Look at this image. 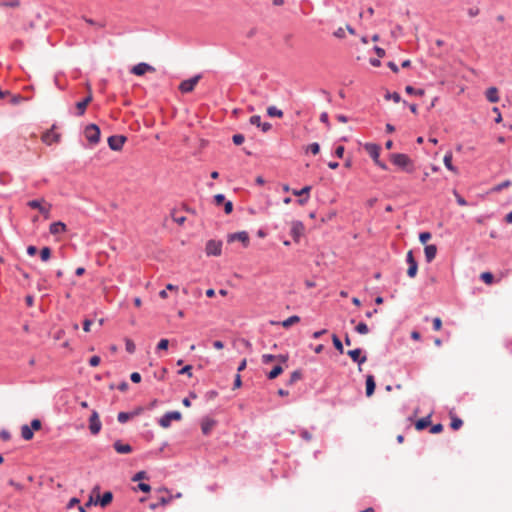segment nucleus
Listing matches in <instances>:
<instances>
[{
  "label": "nucleus",
  "instance_id": "1",
  "mask_svg": "<svg viewBox=\"0 0 512 512\" xmlns=\"http://www.w3.org/2000/svg\"><path fill=\"white\" fill-rule=\"evenodd\" d=\"M391 162L401 168L402 170L412 173L415 170L413 161L411 158L403 153H394L390 156Z\"/></svg>",
  "mask_w": 512,
  "mask_h": 512
},
{
  "label": "nucleus",
  "instance_id": "2",
  "mask_svg": "<svg viewBox=\"0 0 512 512\" xmlns=\"http://www.w3.org/2000/svg\"><path fill=\"white\" fill-rule=\"evenodd\" d=\"M27 206L32 209H37L45 219L50 218L52 205L47 203L44 198L30 200L27 202Z\"/></svg>",
  "mask_w": 512,
  "mask_h": 512
},
{
  "label": "nucleus",
  "instance_id": "3",
  "mask_svg": "<svg viewBox=\"0 0 512 512\" xmlns=\"http://www.w3.org/2000/svg\"><path fill=\"white\" fill-rule=\"evenodd\" d=\"M84 135L90 144L96 145L100 140V129L97 125L90 124L86 126Z\"/></svg>",
  "mask_w": 512,
  "mask_h": 512
},
{
  "label": "nucleus",
  "instance_id": "4",
  "mask_svg": "<svg viewBox=\"0 0 512 512\" xmlns=\"http://www.w3.org/2000/svg\"><path fill=\"white\" fill-rule=\"evenodd\" d=\"M181 418L182 415L178 411L168 412L159 419V425L162 428H168L171 425V421H179Z\"/></svg>",
  "mask_w": 512,
  "mask_h": 512
},
{
  "label": "nucleus",
  "instance_id": "5",
  "mask_svg": "<svg viewBox=\"0 0 512 512\" xmlns=\"http://www.w3.org/2000/svg\"><path fill=\"white\" fill-rule=\"evenodd\" d=\"M102 428L99 414L96 410H93L89 418V430L91 434L97 435Z\"/></svg>",
  "mask_w": 512,
  "mask_h": 512
},
{
  "label": "nucleus",
  "instance_id": "6",
  "mask_svg": "<svg viewBox=\"0 0 512 512\" xmlns=\"http://www.w3.org/2000/svg\"><path fill=\"white\" fill-rule=\"evenodd\" d=\"M200 78H201V76L197 75V76H194V77H192L190 79L182 81L180 83V85H179V90L182 93H189V92L193 91L195 86L199 82Z\"/></svg>",
  "mask_w": 512,
  "mask_h": 512
},
{
  "label": "nucleus",
  "instance_id": "7",
  "mask_svg": "<svg viewBox=\"0 0 512 512\" xmlns=\"http://www.w3.org/2000/svg\"><path fill=\"white\" fill-rule=\"evenodd\" d=\"M127 138L123 135H113L108 138V145L111 150L120 151Z\"/></svg>",
  "mask_w": 512,
  "mask_h": 512
},
{
  "label": "nucleus",
  "instance_id": "8",
  "mask_svg": "<svg viewBox=\"0 0 512 512\" xmlns=\"http://www.w3.org/2000/svg\"><path fill=\"white\" fill-rule=\"evenodd\" d=\"M222 250V243L216 240H209L205 247L208 256H219Z\"/></svg>",
  "mask_w": 512,
  "mask_h": 512
},
{
  "label": "nucleus",
  "instance_id": "9",
  "mask_svg": "<svg viewBox=\"0 0 512 512\" xmlns=\"http://www.w3.org/2000/svg\"><path fill=\"white\" fill-rule=\"evenodd\" d=\"M54 127L55 126H53L52 129L46 131L41 137V140L46 145H52L53 143H57L60 141L61 135L54 131Z\"/></svg>",
  "mask_w": 512,
  "mask_h": 512
},
{
  "label": "nucleus",
  "instance_id": "10",
  "mask_svg": "<svg viewBox=\"0 0 512 512\" xmlns=\"http://www.w3.org/2000/svg\"><path fill=\"white\" fill-rule=\"evenodd\" d=\"M407 263L409 265L408 270H407V275L410 278H414L418 271V265H417L416 260L414 259L413 252L411 250L408 251V253H407Z\"/></svg>",
  "mask_w": 512,
  "mask_h": 512
},
{
  "label": "nucleus",
  "instance_id": "11",
  "mask_svg": "<svg viewBox=\"0 0 512 512\" xmlns=\"http://www.w3.org/2000/svg\"><path fill=\"white\" fill-rule=\"evenodd\" d=\"M304 225L300 221H293L291 224V235L294 241L298 242L300 237L304 234Z\"/></svg>",
  "mask_w": 512,
  "mask_h": 512
},
{
  "label": "nucleus",
  "instance_id": "12",
  "mask_svg": "<svg viewBox=\"0 0 512 512\" xmlns=\"http://www.w3.org/2000/svg\"><path fill=\"white\" fill-rule=\"evenodd\" d=\"M131 72L137 76H142L147 72H155V68L147 63H139L132 67Z\"/></svg>",
  "mask_w": 512,
  "mask_h": 512
},
{
  "label": "nucleus",
  "instance_id": "13",
  "mask_svg": "<svg viewBox=\"0 0 512 512\" xmlns=\"http://www.w3.org/2000/svg\"><path fill=\"white\" fill-rule=\"evenodd\" d=\"M347 354L351 357V359L354 362H357L359 364V371H361L362 370L361 364H363L367 360L366 356H361L362 350L360 348H356V349L347 351Z\"/></svg>",
  "mask_w": 512,
  "mask_h": 512
},
{
  "label": "nucleus",
  "instance_id": "14",
  "mask_svg": "<svg viewBox=\"0 0 512 512\" xmlns=\"http://www.w3.org/2000/svg\"><path fill=\"white\" fill-rule=\"evenodd\" d=\"M228 241L229 242H233V241H240L243 243V245L245 247L248 246L249 244V235L247 232L245 231H241V232H237V233H233L231 235L228 236Z\"/></svg>",
  "mask_w": 512,
  "mask_h": 512
},
{
  "label": "nucleus",
  "instance_id": "15",
  "mask_svg": "<svg viewBox=\"0 0 512 512\" xmlns=\"http://www.w3.org/2000/svg\"><path fill=\"white\" fill-rule=\"evenodd\" d=\"M92 99H93L92 92L89 91L88 95L82 101H79L76 104V108H77L79 116H82L85 113V110H86L87 106L90 104V102L92 101Z\"/></svg>",
  "mask_w": 512,
  "mask_h": 512
},
{
  "label": "nucleus",
  "instance_id": "16",
  "mask_svg": "<svg viewBox=\"0 0 512 512\" xmlns=\"http://www.w3.org/2000/svg\"><path fill=\"white\" fill-rule=\"evenodd\" d=\"M67 231V226L65 223L61 221L53 222L49 227V232L52 235H58L65 233Z\"/></svg>",
  "mask_w": 512,
  "mask_h": 512
},
{
  "label": "nucleus",
  "instance_id": "17",
  "mask_svg": "<svg viewBox=\"0 0 512 512\" xmlns=\"http://www.w3.org/2000/svg\"><path fill=\"white\" fill-rule=\"evenodd\" d=\"M364 149L374 161H377L379 159L380 147L378 145L373 143H367L365 144Z\"/></svg>",
  "mask_w": 512,
  "mask_h": 512
},
{
  "label": "nucleus",
  "instance_id": "18",
  "mask_svg": "<svg viewBox=\"0 0 512 512\" xmlns=\"http://www.w3.org/2000/svg\"><path fill=\"white\" fill-rule=\"evenodd\" d=\"M424 254H425L426 261L428 263L432 262L435 259L436 254H437L436 245H433V244L426 245L424 248Z\"/></svg>",
  "mask_w": 512,
  "mask_h": 512
},
{
  "label": "nucleus",
  "instance_id": "19",
  "mask_svg": "<svg viewBox=\"0 0 512 512\" xmlns=\"http://www.w3.org/2000/svg\"><path fill=\"white\" fill-rule=\"evenodd\" d=\"M113 446L119 454H129L132 452V447L129 444L122 443L121 441L114 442Z\"/></svg>",
  "mask_w": 512,
  "mask_h": 512
},
{
  "label": "nucleus",
  "instance_id": "20",
  "mask_svg": "<svg viewBox=\"0 0 512 512\" xmlns=\"http://www.w3.org/2000/svg\"><path fill=\"white\" fill-rule=\"evenodd\" d=\"M375 380L373 375H367L366 377V396L371 397L375 391Z\"/></svg>",
  "mask_w": 512,
  "mask_h": 512
},
{
  "label": "nucleus",
  "instance_id": "21",
  "mask_svg": "<svg viewBox=\"0 0 512 512\" xmlns=\"http://www.w3.org/2000/svg\"><path fill=\"white\" fill-rule=\"evenodd\" d=\"M445 167L451 172L458 174V169L452 164V153L447 152L443 158Z\"/></svg>",
  "mask_w": 512,
  "mask_h": 512
},
{
  "label": "nucleus",
  "instance_id": "22",
  "mask_svg": "<svg viewBox=\"0 0 512 512\" xmlns=\"http://www.w3.org/2000/svg\"><path fill=\"white\" fill-rule=\"evenodd\" d=\"M486 98L491 103L499 101L498 90L496 87H490L486 90Z\"/></svg>",
  "mask_w": 512,
  "mask_h": 512
},
{
  "label": "nucleus",
  "instance_id": "23",
  "mask_svg": "<svg viewBox=\"0 0 512 512\" xmlns=\"http://www.w3.org/2000/svg\"><path fill=\"white\" fill-rule=\"evenodd\" d=\"M215 425V421L210 419V418H206L202 421L201 423V430L203 432V434L207 435L210 433V431L212 430V428L214 427Z\"/></svg>",
  "mask_w": 512,
  "mask_h": 512
},
{
  "label": "nucleus",
  "instance_id": "24",
  "mask_svg": "<svg viewBox=\"0 0 512 512\" xmlns=\"http://www.w3.org/2000/svg\"><path fill=\"white\" fill-rule=\"evenodd\" d=\"M33 430L28 425L21 427V436L24 440L29 441L33 438Z\"/></svg>",
  "mask_w": 512,
  "mask_h": 512
},
{
  "label": "nucleus",
  "instance_id": "25",
  "mask_svg": "<svg viewBox=\"0 0 512 512\" xmlns=\"http://www.w3.org/2000/svg\"><path fill=\"white\" fill-rule=\"evenodd\" d=\"M431 421H430V416H427V417H423L421 419H419L416 423H415V428L417 430H423L425 429L426 427H428L430 425Z\"/></svg>",
  "mask_w": 512,
  "mask_h": 512
},
{
  "label": "nucleus",
  "instance_id": "26",
  "mask_svg": "<svg viewBox=\"0 0 512 512\" xmlns=\"http://www.w3.org/2000/svg\"><path fill=\"white\" fill-rule=\"evenodd\" d=\"M300 321V317L297 315L290 316L281 322L283 328H289L290 326L298 323Z\"/></svg>",
  "mask_w": 512,
  "mask_h": 512
},
{
  "label": "nucleus",
  "instance_id": "27",
  "mask_svg": "<svg viewBox=\"0 0 512 512\" xmlns=\"http://www.w3.org/2000/svg\"><path fill=\"white\" fill-rule=\"evenodd\" d=\"M112 499H113V495H112L111 492L108 491V492H105L103 494V496L101 497L99 503H100V505L102 507H105V506H107L108 504L111 503Z\"/></svg>",
  "mask_w": 512,
  "mask_h": 512
},
{
  "label": "nucleus",
  "instance_id": "28",
  "mask_svg": "<svg viewBox=\"0 0 512 512\" xmlns=\"http://www.w3.org/2000/svg\"><path fill=\"white\" fill-rule=\"evenodd\" d=\"M267 114L270 117H278V118L283 117V112L280 109H278L277 107H275V106L268 107L267 108Z\"/></svg>",
  "mask_w": 512,
  "mask_h": 512
},
{
  "label": "nucleus",
  "instance_id": "29",
  "mask_svg": "<svg viewBox=\"0 0 512 512\" xmlns=\"http://www.w3.org/2000/svg\"><path fill=\"white\" fill-rule=\"evenodd\" d=\"M463 425V421L455 415L451 414L450 426L453 430H458Z\"/></svg>",
  "mask_w": 512,
  "mask_h": 512
},
{
  "label": "nucleus",
  "instance_id": "30",
  "mask_svg": "<svg viewBox=\"0 0 512 512\" xmlns=\"http://www.w3.org/2000/svg\"><path fill=\"white\" fill-rule=\"evenodd\" d=\"M332 342H333V345L336 348V350L339 351V353L343 354L344 353L343 344L337 335H335V334L332 335Z\"/></svg>",
  "mask_w": 512,
  "mask_h": 512
},
{
  "label": "nucleus",
  "instance_id": "31",
  "mask_svg": "<svg viewBox=\"0 0 512 512\" xmlns=\"http://www.w3.org/2000/svg\"><path fill=\"white\" fill-rule=\"evenodd\" d=\"M20 6V0H5L0 2V7L16 8Z\"/></svg>",
  "mask_w": 512,
  "mask_h": 512
},
{
  "label": "nucleus",
  "instance_id": "32",
  "mask_svg": "<svg viewBox=\"0 0 512 512\" xmlns=\"http://www.w3.org/2000/svg\"><path fill=\"white\" fill-rule=\"evenodd\" d=\"M170 501H171V497H168V498L161 497L158 503H151L149 505V507L151 510H155L159 505L165 506L168 503H170Z\"/></svg>",
  "mask_w": 512,
  "mask_h": 512
},
{
  "label": "nucleus",
  "instance_id": "33",
  "mask_svg": "<svg viewBox=\"0 0 512 512\" xmlns=\"http://www.w3.org/2000/svg\"><path fill=\"white\" fill-rule=\"evenodd\" d=\"M283 372V368L279 365L275 366L268 374L269 379L277 378Z\"/></svg>",
  "mask_w": 512,
  "mask_h": 512
},
{
  "label": "nucleus",
  "instance_id": "34",
  "mask_svg": "<svg viewBox=\"0 0 512 512\" xmlns=\"http://www.w3.org/2000/svg\"><path fill=\"white\" fill-rule=\"evenodd\" d=\"M51 257V249L49 247H43L40 251V258L42 261L46 262Z\"/></svg>",
  "mask_w": 512,
  "mask_h": 512
},
{
  "label": "nucleus",
  "instance_id": "35",
  "mask_svg": "<svg viewBox=\"0 0 512 512\" xmlns=\"http://www.w3.org/2000/svg\"><path fill=\"white\" fill-rule=\"evenodd\" d=\"M480 278L488 285H491L493 283V280H494V276L492 273L490 272H483L481 273L480 275Z\"/></svg>",
  "mask_w": 512,
  "mask_h": 512
},
{
  "label": "nucleus",
  "instance_id": "36",
  "mask_svg": "<svg viewBox=\"0 0 512 512\" xmlns=\"http://www.w3.org/2000/svg\"><path fill=\"white\" fill-rule=\"evenodd\" d=\"M311 191V186H305L301 190H293V194L295 196H309V193Z\"/></svg>",
  "mask_w": 512,
  "mask_h": 512
},
{
  "label": "nucleus",
  "instance_id": "37",
  "mask_svg": "<svg viewBox=\"0 0 512 512\" xmlns=\"http://www.w3.org/2000/svg\"><path fill=\"white\" fill-rule=\"evenodd\" d=\"M405 91L408 94H414V95H418V96H423L425 93L423 89H415L412 86H406Z\"/></svg>",
  "mask_w": 512,
  "mask_h": 512
},
{
  "label": "nucleus",
  "instance_id": "38",
  "mask_svg": "<svg viewBox=\"0 0 512 512\" xmlns=\"http://www.w3.org/2000/svg\"><path fill=\"white\" fill-rule=\"evenodd\" d=\"M307 152H311L313 155H317L320 151V146L318 143H312L310 145L307 146V149H306Z\"/></svg>",
  "mask_w": 512,
  "mask_h": 512
},
{
  "label": "nucleus",
  "instance_id": "39",
  "mask_svg": "<svg viewBox=\"0 0 512 512\" xmlns=\"http://www.w3.org/2000/svg\"><path fill=\"white\" fill-rule=\"evenodd\" d=\"M302 377V374L300 371H294L291 376H290V379H289V382L288 384L289 385H292L294 384L295 382H297L298 380H300Z\"/></svg>",
  "mask_w": 512,
  "mask_h": 512
},
{
  "label": "nucleus",
  "instance_id": "40",
  "mask_svg": "<svg viewBox=\"0 0 512 512\" xmlns=\"http://www.w3.org/2000/svg\"><path fill=\"white\" fill-rule=\"evenodd\" d=\"M355 329L360 334H367L369 332L368 326L364 322H360Z\"/></svg>",
  "mask_w": 512,
  "mask_h": 512
},
{
  "label": "nucleus",
  "instance_id": "41",
  "mask_svg": "<svg viewBox=\"0 0 512 512\" xmlns=\"http://www.w3.org/2000/svg\"><path fill=\"white\" fill-rule=\"evenodd\" d=\"M131 418V414L127 412H120L117 419L120 423H126Z\"/></svg>",
  "mask_w": 512,
  "mask_h": 512
},
{
  "label": "nucleus",
  "instance_id": "42",
  "mask_svg": "<svg viewBox=\"0 0 512 512\" xmlns=\"http://www.w3.org/2000/svg\"><path fill=\"white\" fill-rule=\"evenodd\" d=\"M432 235L430 232H422L419 235V240L422 244H426L430 239Z\"/></svg>",
  "mask_w": 512,
  "mask_h": 512
},
{
  "label": "nucleus",
  "instance_id": "43",
  "mask_svg": "<svg viewBox=\"0 0 512 512\" xmlns=\"http://www.w3.org/2000/svg\"><path fill=\"white\" fill-rule=\"evenodd\" d=\"M125 346H126V350H127V352H129V353H131V354L135 352V348H136V347H135L134 342H133L131 339H128V338H127V339L125 340Z\"/></svg>",
  "mask_w": 512,
  "mask_h": 512
},
{
  "label": "nucleus",
  "instance_id": "44",
  "mask_svg": "<svg viewBox=\"0 0 512 512\" xmlns=\"http://www.w3.org/2000/svg\"><path fill=\"white\" fill-rule=\"evenodd\" d=\"M181 375H187L188 377H192V366L186 365L181 370L178 371Z\"/></svg>",
  "mask_w": 512,
  "mask_h": 512
},
{
  "label": "nucleus",
  "instance_id": "45",
  "mask_svg": "<svg viewBox=\"0 0 512 512\" xmlns=\"http://www.w3.org/2000/svg\"><path fill=\"white\" fill-rule=\"evenodd\" d=\"M232 140L235 145H241L244 142L245 138L242 134H235L233 135Z\"/></svg>",
  "mask_w": 512,
  "mask_h": 512
},
{
  "label": "nucleus",
  "instance_id": "46",
  "mask_svg": "<svg viewBox=\"0 0 512 512\" xmlns=\"http://www.w3.org/2000/svg\"><path fill=\"white\" fill-rule=\"evenodd\" d=\"M169 346V340L168 339H161L157 345V349L159 350H167Z\"/></svg>",
  "mask_w": 512,
  "mask_h": 512
},
{
  "label": "nucleus",
  "instance_id": "47",
  "mask_svg": "<svg viewBox=\"0 0 512 512\" xmlns=\"http://www.w3.org/2000/svg\"><path fill=\"white\" fill-rule=\"evenodd\" d=\"M386 99H392L394 102L398 103L401 101V97L397 92H394L392 94L387 93L385 96Z\"/></svg>",
  "mask_w": 512,
  "mask_h": 512
},
{
  "label": "nucleus",
  "instance_id": "48",
  "mask_svg": "<svg viewBox=\"0 0 512 512\" xmlns=\"http://www.w3.org/2000/svg\"><path fill=\"white\" fill-rule=\"evenodd\" d=\"M262 361H263V363H265V364H268V363H270V362H272V361H276V355H272V354H264V355L262 356Z\"/></svg>",
  "mask_w": 512,
  "mask_h": 512
},
{
  "label": "nucleus",
  "instance_id": "49",
  "mask_svg": "<svg viewBox=\"0 0 512 512\" xmlns=\"http://www.w3.org/2000/svg\"><path fill=\"white\" fill-rule=\"evenodd\" d=\"M442 328V320L439 317L433 319V329L439 331Z\"/></svg>",
  "mask_w": 512,
  "mask_h": 512
},
{
  "label": "nucleus",
  "instance_id": "50",
  "mask_svg": "<svg viewBox=\"0 0 512 512\" xmlns=\"http://www.w3.org/2000/svg\"><path fill=\"white\" fill-rule=\"evenodd\" d=\"M250 123L252 125H255L257 127H260L261 126V117L259 115H253L251 118H250Z\"/></svg>",
  "mask_w": 512,
  "mask_h": 512
},
{
  "label": "nucleus",
  "instance_id": "51",
  "mask_svg": "<svg viewBox=\"0 0 512 512\" xmlns=\"http://www.w3.org/2000/svg\"><path fill=\"white\" fill-rule=\"evenodd\" d=\"M29 427L34 431H38L41 429V421L38 419H34L31 421V426Z\"/></svg>",
  "mask_w": 512,
  "mask_h": 512
},
{
  "label": "nucleus",
  "instance_id": "52",
  "mask_svg": "<svg viewBox=\"0 0 512 512\" xmlns=\"http://www.w3.org/2000/svg\"><path fill=\"white\" fill-rule=\"evenodd\" d=\"M214 201H215V204L219 206V205L225 203V196L223 194H216L214 196Z\"/></svg>",
  "mask_w": 512,
  "mask_h": 512
},
{
  "label": "nucleus",
  "instance_id": "53",
  "mask_svg": "<svg viewBox=\"0 0 512 512\" xmlns=\"http://www.w3.org/2000/svg\"><path fill=\"white\" fill-rule=\"evenodd\" d=\"M443 431V425L442 424H435L431 427L430 432L432 434H437Z\"/></svg>",
  "mask_w": 512,
  "mask_h": 512
},
{
  "label": "nucleus",
  "instance_id": "54",
  "mask_svg": "<svg viewBox=\"0 0 512 512\" xmlns=\"http://www.w3.org/2000/svg\"><path fill=\"white\" fill-rule=\"evenodd\" d=\"M511 182L509 180H506L500 184H498L493 190L494 191H501L502 189L504 188H507L508 186H510Z\"/></svg>",
  "mask_w": 512,
  "mask_h": 512
},
{
  "label": "nucleus",
  "instance_id": "55",
  "mask_svg": "<svg viewBox=\"0 0 512 512\" xmlns=\"http://www.w3.org/2000/svg\"><path fill=\"white\" fill-rule=\"evenodd\" d=\"M224 211L226 214H230L233 211V204L231 201H226L224 203Z\"/></svg>",
  "mask_w": 512,
  "mask_h": 512
},
{
  "label": "nucleus",
  "instance_id": "56",
  "mask_svg": "<svg viewBox=\"0 0 512 512\" xmlns=\"http://www.w3.org/2000/svg\"><path fill=\"white\" fill-rule=\"evenodd\" d=\"M100 357L99 356H92L89 360V364L93 367H96L100 363Z\"/></svg>",
  "mask_w": 512,
  "mask_h": 512
},
{
  "label": "nucleus",
  "instance_id": "57",
  "mask_svg": "<svg viewBox=\"0 0 512 512\" xmlns=\"http://www.w3.org/2000/svg\"><path fill=\"white\" fill-rule=\"evenodd\" d=\"M130 379L134 383H139L141 381V375L138 372H133L130 375Z\"/></svg>",
  "mask_w": 512,
  "mask_h": 512
},
{
  "label": "nucleus",
  "instance_id": "58",
  "mask_svg": "<svg viewBox=\"0 0 512 512\" xmlns=\"http://www.w3.org/2000/svg\"><path fill=\"white\" fill-rule=\"evenodd\" d=\"M8 484L12 487H14L16 490L18 491H22L23 490V486L20 484V483H17L15 482L14 480L10 479L8 481Z\"/></svg>",
  "mask_w": 512,
  "mask_h": 512
},
{
  "label": "nucleus",
  "instance_id": "59",
  "mask_svg": "<svg viewBox=\"0 0 512 512\" xmlns=\"http://www.w3.org/2000/svg\"><path fill=\"white\" fill-rule=\"evenodd\" d=\"M146 478V472L144 471H140L138 473L135 474V476L133 477V481H139V480H142V479H145Z\"/></svg>",
  "mask_w": 512,
  "mask_h": 512
},
{
  "label": "nucleus",
  "instance_id": "60",
  "mask_svg": "<svg viewBox=\"0 0 512 512\" xmlns=\"http://www.w3.org/2000/svg\"><path fill=\"white\" fill-rule=\"evenodd\" d=\"M334 35H335V37H337V38H344V37H345V30H344V28L339 27V28L334 32Z\"/></svg>",
  "mask_w": 512,
  "mask_h": 512
},
{
  "label": "nucleus",
  "instance_id": "61",
  "mask_svg": "<svg viewBox=\"0 0 512 512\" xmlns=\"http://www.w3.org/2000/svg\"><path fill=\"white\" fill-rule=\"evenodd\" d=\"M138 488H139L141 491L145 492V493H148V492H150V490H151L150 485H148V484H146V483H139Z\"/></svg>",
  "mask_w": 512,
  "mask_h": 512
},
{
  "label": "nucleus",
  "instance_id": "62",
  "mask_svg": "<svg viewBox=\"0 0 512 512\" xmlns=\"http://www.w3.org/2000/svg\"><path fill=\"white\" fill-rule=\"evenodd\" d=\"M455 196H456L457 203L460 206H466L467 205L466 200L463 197H461L457 192H455Z\"/></svg>",
  "mask_w": 512,
  "mask_h": 512
},
{
  "label": "nucleus",
  "instance_id": "63",
  "mask_svg": "<svg viewBox=\"0 0 512 512\" xmlns=\"http://www.w3.org/2000/svg\"><path fill=\"white\" fill-rule=\"evenodd\" d=\"M0 437H1V439H2V440H4V441H8V440H10L11 435H10V433H9L8 431H6V430H2V431L0 432Z\"/></svg>",
  "mask_w": 512,
  "mask_h": 512
},
{
  "label": "nucleus",
  "instance_id": "64",
  "mask_svg": "<svg viewBox=\"0 0 512 512\" xmlns=\"http://www.w3.org/2000/svg\"><path fill=\"white\" fill-rule=\"evenodd\" d=\"M344 147L343 146H338L336 149H335V155L339 158H342L343 155H344Z\"/></svg>",
  "mask_w": 512,
  "mask_h": 512
}]
</instances>
